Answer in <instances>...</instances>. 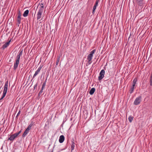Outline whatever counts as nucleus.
<instances>
[{"instance_id": "nucleus-1", "label": "nucleus", "mask_w": 152, "mask_h": 152, "mask_svg": "<svg viewBox=\"0 0 152 152\" xmlns=\"http://www.w3.org/2000/svg\"><path fill=\"white\" fill-rule=\"evenodd\" d=\"M23 51L22 50L20 52H19L18 53L17 56L15 58V60L14 64V69L16 70L18 68V64H19V60L22 54Z\"/></svg>"}, {"instance_id": "nucleus-2", "label": "nucleus", "mask_w": 152, "mask_h": 152, "mask_svg": "<svg viewBox=\"0 0 152 152\" xmlns=\"http://www.w3.org/2000/svg\"><path fill=\"white\" fill-rule=\"evenodd\" d=\"M44 10V6L42 4H39L38 5L36 10H38L37 13V19H40L41 17V15Z\"/></svg>"}, {"instance_id": "nucleus-3", "label": "nucleus", "mask_w": 152, "mask_h": 152, "mask_svg": "<svg viewBox=\"0 0 152 152\" xmlns=\"http://www.w3.org/2000/svg\"><path fill=\"white\" fill-rule=\"evenodd\" d=\"M8 82L7 81L5 83L4 87V90L3 91V94L1 96V97L0 99V100H1L6 96L8 90Z\"/></svg>"}, {"instance_id": "nucleus-4", "label": "nucleus", "mask_w": 152, "mask_h": 152, "mask_svg": "<svg viewBox=\"0 0 152 152\" xmlns=\"http://www.w3.org/2000/svg\"><path fill=\"white\" fill-rule=\"evenodd\" d=\"M141 97L139 96L137 98L134 100V104L135 105H137L139 104L141 101Z\"/></svg>"}, {"instance_id": "nucleus-5", "label": "nucleus", "mask_w": 152, "mask_h": 152, "mask_svg": "<svg viewBox=\"0 0 152 152\" xmlns=\"http://www.w3.org/2000/svg\"><path fill=\"white\" fill-rule=\"evenodd\" d=\"M104 73L105 71L104 69L101 70L99 73V76L98 77V80H101L103 78Z\"/></svg>"}, {"instance_id": "nucleus-6", "label": "nucleus", "mask_w": 152, "mask_h": 152, "mask_svg": "<svg viewBox=\"0 0 152 152\" xmlns=\"http://www.w3.org/2000/svg\"><path fill=\"white\" fill-rule=\"evenodd\" d=\"M93 57V56L91 54H89L87 57V60L88 61V63H89V64H90L91 63V61L92 59V57Z\"/></svg>"}, {"instance_id": "nucleus-7", "label": "nucleus", "mask_w": 152, "mask_h": 152, "mask_svg": "<svg viewBox=\"0 0 152 152\" xmlns=\"http://www.w3.org/2000/svg\"><path fill=\"white\" fill-rule=\"evenodd\" d=\"M137 4L140 6H142L143 5V0H136Z\"/></svg>"}, {"instance_id": "nucleus-8", "label": "nucleus", "mask_w": 152, "mask_h": 152, "mask_svg": "<svg viewBox=\"0 0 152 152\" xmlns=\"http://www.w3.org/2000/svg\"><path fill=\"white\" fill-rule=\"evenodd\" d=\"M41 69V67H39L38 69L36 71L35 73H34V75L33 77L34 78L35 77L39 72H40V71Z\"/></svg>"}, {"instance_id": "nucleus-9", "label": "nucleus", "mask_w": 152, "mask_h": 152, "mask_svg": "<svg viewBox=\"0 0 152 152\" xmlns=\"http://www.w3.org/2000/svg\"><path fill=\"white\" fill-rule=\"evenodd\" d=\"M10 41L11 40H10L3 45L2 46V48L3 49H4L9 45Z\"/></svg>"}, {"instance_id": "nucleus-10", "label": "nucleus", "mask_w": 152, "mask_h": 152, "mask_svg": "<svg viewBox=\"0 0 152 152\" xmlns=\"http://www.w3.org/2000/svg\"><path fill=\"white\" fill-rule=\"evenodd\" d=\"M64 140V135H61L60 136L59 140V142L60 143H62Z\"/></svg>"}, {"instance_id": "nucleus-11", "label": "nucleus", "mask_w": 152, "mask_h": 152, "mask_svg": "<svg viewBox=\"0 0 152 152\" xmlns=\"http://www.w3.org/2000/svg\"><path fill=\"white\" fill-rule=\"evenodd\" d=\"M29 131L28 130L26 129L25 131L24 132L23 134L22 135V137H25L26 135L28 133Z\"/></svg>"}, {"instance_id": "nucleus-12", "label": "nucleus", "mask_w": 152, "mask_h": 152, "mask_svg": "<svg viewBox=\"0 0 152 152\" xmlns=\"http://www.w3.org/2000/svg\"><path fill=\"white\" fill-rule=\"evenodd\" d=\"M95 91V89L94 88H92L89 91V94L90 95H93Z\"/></svg>"}, {"instance_id": "nucleus-13", "label": "nucleus", "mask_w": 152, "mask_h": 152, "mask_svg": "<svg viewBox=\"0 0 152 152\" xmlns=\"http://www.w3.org/2000/svg\"><path fill=\"white\" fill-rule=\"evenodd\" d=\"M29 13V10H26L24 12L23 14V16L24 17H26L28 16V15Z\"/></svg>"}, {"instance_id": "nucleus-14", "label": "nucleus", "mask_w": 152, "mask_h": 152, "mask_svg": "<svg viewBox=\"0 0 152 152\" xmlns=\"http://www.w3.org/2000/svg\"><path fill=\"white\" fill-rule=\"evenodd\" d=\"M15 138V137L12 134L10 136L8 139L10 141H13Z\"/></svg>"}, {"instance_id": "nucleus-15", "label": "nucleus", "mask_w": 152, "mask_h": 152, "mask_svg": "<svg viewBox=\"0 0 152 152\" xmlns=\"http://www.w3.org/2000/svg\"><path fill=\"white\" fill-rule=\"evenodd\" d=\"M137 81V79L135 78L134 79V80L133 81V82H132V83H133L132 86H135V85Z\"/></svg>"}, {"instance_id": "nucleus-16", "label": "nucleus", "mask_w": 152, "mask_h": 152, "mask_svg": "<svg viewBox=\"0 0 152 152\" xmlns=\"http://www.w3.org/2000/svg\"><path fill=\"white\" fill-rule=\"evenodd\" d=\"M129 120L130 123H131L132 121L133 120V117L131 116H129L128 118Z\"/></svg>"}, {"instance_id": "nucleus-17", "label": "nucleus", "mask_w": 152, "mask_h": 152, "mask_svg": "<svg viewBox=\"0 0 152 152\" xmlns=\"http://www.w3.org/2000/svg\"><path fill=\"white\" fill-rule=\"evenodd\" d=\"M75 143L73 142H72L71 146L72 150H74L75 147Z\"/></svg>"}, {"instance_id": "nucleus-18", "label": "nucleus", "mask_w": 152, "mask_h": 152, "mask_svg": "<svg viewBox=\"0 0 152 152\" xmlns=\"http://www.w3.org/2000/svg\"><path fill=\"white\" fill-rule=\"evenodd\" d=\"M134 86H133L130 88V89L129 90L130 93V94L132 93L134 90Z\"/></svg>"}, {"instance_id": "nucleus-19", "label": "nucleus", "mask_w": 152, "mask_h": 152, "mask_svg": "<svg viewBox=\"0 0 152 152\" xmlns=\"http://www.w3.org/2000/svg\"><path fill=\"white\" fill-rule=\"evenodd\" d=\"M32 126V124H30L26 129L29 131L31 129Z\"/></svg>"}, {"instance_id": "nucleus-20", "label": "nucleus", "mask_w": 152, "mask_h": 152, "mask_svg": "<svg viewBox=\"0 0 152 152\" xmlns=\"http://www.w3.org/2000/svg\"><path fill=\"white\" fill-rule=\"evenodd\" d=\"M21 18H17V21L18 23L19 24H20L21 23Z\"/></svg>"}, {"instance_id": "nucleus-21", "label": "nucleus", "mask_w": 152, "mask_h": 152, "mask_svg": "<svg viewBox=\"0 0 152 152\" xmlns=\"http://www.w3.org/2000/svg\"><path fill=\"white\" fill-rule=\"evenodd\" d=\"M60 59V57H57V60L56 62V65H57L58 64L59 61Z\"/></svg>"}, {"instance_id": "nucleus-22", "label": "nucleus", "mask_w": 152, "mask_h": 152, "mask_svg": "<svg viewBox=\"0 0 152 152\" xmlns=\"http://www.w3.org/2000/svg\"><path fill=\"white\" fill-rule=\"evenodd\" d=\"M96 7H97L96 6L94 5V7H93V11H92V13L93 14H94V11H95V10L96 8Z\"/></svg>"}, {"instance_id": "nucleus-23", "label": "nucleus", "mask_w": 152, "mask_h": 152, "mask_svg": "<svg viewBox=\"0 0 152 152\" xmlns=\"http://www.w3.org/2000/svg\"><path fill=\"white\" fill-rule=\"evenodd\" d=\"M96 51V50L95 49L93 50L91 52L90 54H91L93 56V54L95 53Z\"/></svg>"}, {"instance_id": "nucleus-24", "label": "nucleus", "mask_w": 152, "mask_h": 152, "mask_svg": "<svg viewBox=\"0 0 152 152\" xmlns=\"http://www.w3.org/2000/svg\"><path fill=\"white\" fill-rule=\"evenodd\" d=\"M99 0H96L95 2V4L94 5L97 6L98 5L99 2Z\"/></svg>"}, {"instance_id": "nucleus-25", "label": "nucleus", "mask_w": 152, "mask_h": 152, "mask_svg": "<svg viewBox=\"0 0 152 152\" xmlns=\"http://www.w3.org/2000/svg\"><path fill=\"white\" fill-rule=\"evenodd\" d=\"M21 13L20 11H19L18 13V18H21Z\"/></svg>"}, {"instance_id": "nucleus-26", "label": "nucleus", "mask_w": 152, "mask_h": 152, "mask_svg": "<svg viewBox=\"0 0 152 152\" xmlns=\"http://www.w3.org/2000/svg\"><path fill=\"white\" fill-rule=\"evenodd\" d=\"M13 135L15 137V138L18 135V133H15L14 134H13Z\"/></svg>"}, {"instance_id": "nucleus-27", "label": "nucleus", "mask_w": 152, "mask_h": 152, "mask_svg": "<svg viewBox=\"0 0 152 152\" xmlns=\"http://www.w3.org/2000/svg\"><path fill=\"white\" fill-rule=\"evenodd\" d=\"M45 83H43L42 86V90L45 87Z\"/></svg>"}, {"instance_id": "nucleus-28", "label": "nucleus", "mask_w": 152, "mask_h": 152, "mask_svg": "<svg viewBox=\"0 0 152 152\" xmlns=\"http://www.w3.org/2000/svg\"><path fill=\"white\" fill-rule=\"evenodd\" d=\"M20 110L18 112V113L17 114V116H16V118L20 114Z\"/></svg>"}, {"instance_id": "nucleus-29", "label": "nucleus", "mask_w": 152, "mask_h": 152, "mask_svg": "<svg viewBox=\"0 0 152 152\" xmlns=\"http://www.w3.org/2000/svg\"><path fill=\"white\" fill-rule=\"evenodd\" d=\"M21 132V131L20 130L17 133H18V134L19 135Z\"/></svg>"}, {"instance_id": "nucleus-30", "label": "nucleus", "mask_w": 152, "mask_h": 152, "mask_svg": "<svg viewBox=\"0 0 152 152\" xmlns=\"http://www.w3.org/2000/svg\"><path fill=\"white\" fill-rule=\"evenodd\" d=\"M41 92V91H40V92H39V93H40V92Z\"/></svg>"}]
</instances>
